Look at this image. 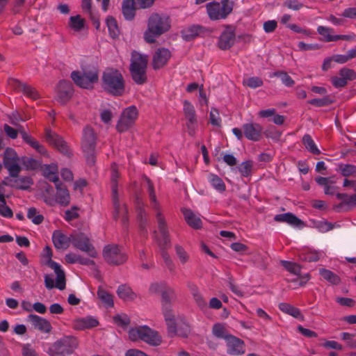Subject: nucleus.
Listing matches in <instances>:
<instances>
[{
    "label": "nucleus",
    "mask_w": 356,
    "mask_h": 356,
    "mask_svg": "<svg viewBox=\"0 0 356 356\" xmlns=\"http://www.w3.org/2000/svg\"><path fill=\"white\" fill-rule=\"evenodd\" d=\"M149 292H161L163 302V314L167 325L168 333L170 337L176 335L186 337L190 333V326L182 317L175 318L169 304V298L174 296V291L165 288L163 283H154L149 286Z\"/></svg>",
    "instance_id": "1"
},
{
    "label": "nucleus",
    "mask_w": 356,
    "mask_h": 356,
    "mask_svg": "<svg viewBox=\"0 0 356 356\" xmlns=\"http://www.w3.org/2000/svg\"><path fill=\"white\" fill-rule=\"evenodd\" d=\"M170 29V18L165 15L152 13L147 20V28L144 32V40L148 43H154L162 34Z\"/></svg>",
    "instance_id": "2"
},
{
    "label": "nucleus",
    "mask_w": 356,
    "mask_h": 356,
    "mask_svg": "<svg viewBox=\"0 0 356 356\" xmlns=\"http://www.w3.org/2000/svg\"><path fill=\"white\" fill-rule=\"evenodd\" d=\"M43 256L47 259L46 264L56 274V280L54 281L53 275H46L44 276V285L47 289H52L57 288L59 290H63L65 288V275L61 268V266L57 262L51 260L52 252L51 248L46 246L43 250Z\"/></svg>",
    "instance_id": "3"
},
{
    "label": "nucleus",
    "mask_w": 356,
    "mask_h": 356,
    "mask_svg": "<svg viewBox=\"0 0 356 356\" xmlns=\"http://www.w3.org/2000/svg\"><path fill=\"white\" fill-rule=\"evenodd\" d=\"M102 86L106 92L114 96L122 95L125 90L124 78L120 71L115 69L104 72Z\"/></svg>",
    "instance_id": "4"
},
{
    "label": "nucleus",
    "mask_w": 356,
    "mask_h": 356,
    "mask_svg": "<svg viewBox=\"0 0 356 356\" xmlns=\"http://www.w3.org/2000/svg\"><path fill=\"white\" fill-rule=\"evenodd\" d=\"M78 344V339L75 337L64 336L54 343H46L44 351L49 356H65L73 353Z\"/></svg>",
    "instance_id": "5"
},
{
    "label": "nucleus",
    "mask_w": 356,
    "mask_h": 356,
    "mask_svg": "<svg viewBox=\"0 0 356 356\" xmlns=\"http://www.w3.org/2000/svg\"><path fill=\"white\" fill-rule=\"evenodd\" d=\"M71 78L79 87L92 89L99 79L98 70L93 65L84 66L81 67V71L72 72Z\"/></svg>",
    "instance_id": "6"
},
{
    "label": "nucleus",
    "mask_w": 356,
    "mask_h": 356,
    "mask_svg": "<svg viewBox=\"0 0 356 356\" xmlns=\"http://www.w3.org/2000/svg\"><path fill=\"white\" fill-rule=\"evenodd\" d=\"M128 334L132 341H143L152 346H159L161 342L159 333L147 325L131 327Z\"/></svg>",
    "instance_id": "7"
},
{
    "label": "nucleus",
    "mask_w": 356,
    "mask_h": 356,
    "mask_svg": "<svg viewBox=\"0 0 356 356\" xmlns=\"http://www.w3.org/2000/svg\"><path fill=\"white\" fill-rule=\"evenodd\" d=\"M147 63V56L136 51L132 53L130 70L132 79L137 84H143L146 81Z\"/></svg>",
    "instance_id": "8"
},
{
    "label": "nucleus",
    "mask_w": 356,
    "mask_h": 356,
    "mask_svg": "<svg viewBox=\"0 0 356 356\" xmlns=\"http://www.w3.org/2000/svg\"><path fill=\"white\" fill-rule=\"evenodd\" d=\"M206 8L210 19H223L232 13L233 3L229 0L212 1L207 4Z\"/></svg>",
    "instance_id": "9"
},
{
    "label": "nucleus",
    "mask_w": 356,
    "mask_h": 356,
    "mask_svg": "<svg viewBox=\"0 0 356 356\" xmlns=\"http://www.w3.org/2000/svg\"><path fill=\"white\" fill-rule=\"evenodd\" d=\"M148 184V193L150 200L152 203L153 207L157 210L156 220L158 222V229L161 235V238H158L160 245H168L170 243V238L168 236V229L165 225L164 218L163 217L161 211L159 209V202L156 200V194L154 193L153 186L149 179L147 180Z\"/></svg>",
    "instance_id": "10"
},
{
    "label": "nucleus",
    "mask_w": 356,
    "mask_h": 356,
    "mask_svg": "<svg viewBox=\"0 0 356 356\" xmlns=\"http://www.w3.org/2000/svg\"><path fill=\"white\" fill-rule=\"evenodd\" d=\"M72 244L75 248L88 253L92 258L96 257L97 255V252L91 243L89 236L85 233L76 232L72 234Z\"/></svg>",
    "instance_id": "11"
},
{
    "label": "nucleus",
    "mask_w": 356,
    "mask_h": 356,
    "mask_svg": "<svg viewBox=\"0 0 356 356\" xmlns=\"http://www.w3.org/2000/svg\"><path fill=\"white\" fill-rule=\"evenodd\" d=\"M138 112L135 106H130L122 112L116 124V129L119 132L127 131L135 122Z\"/></svg>",
    "instance_id": "12"
},
{
    "label": "nucleus",
    "mask_w": 356,
    "mask_h": 356,
    "mask_svg": "<svg viewBox=\"0 0 356 356\" xmlns=\"http://www.w3.org/2000/svg\"><path fill=\"white\" fill-rule=\"evenodd\" d=\"M118 177V174L117 172V165L115 164L112 165L111 166V179H112V192H113V204L115 209V218H122V220L124 222L127 220L126 215L127 213V209L124 204H120L117 200V184L116 180Z\"/></svg>",
    "instance_id": "13"
},
{
    "label": "nucleus",
    "mask_w": 356,
    "mask_h": 356,
    "mask_svg": "<svg viewBox=\"0 0 356 356\" xmlns=\"http://www.w3.org/2000/svg\"><path fill=\"white\" fill-rule=\"evenodd\" d=\"M103 255L105 260L111 264H122L127 260V256L124 252L115 245H106L103 250Z\"/></svg>",
    "instance_id": "14"
},
{
    "label": "nucleus",
    "mask_w": 356,
    "mask_h": 356,
    "mask_svg": "<svg viewBox=\"0 0 356 356\" xmlns=\"http://www.w3.org/2000/svg\"><path fill=\"white\" fill-rule=\"evenodd\" d=\"M3 165L8 170L10 176L17 177L20 172L17 154L11 148H7L3 154Z\"/></svg>",
    "instance_id": "15"
},
{
    "label": "nucleus",
    "mask_w": 356,
    "mask_h": 356,
    "mask_svg": "<svg viewBox=\"0 0 356 356\" xmlns=\"http://www.w3.org/2000/svg\"><path fill=\"white\" fill-rule=\"evenodd\" d=\"M8 85L15 90L22 92L26 97L35 100L40 98L38 92L31 86L27 85L15 79H10Z\"/></svg>",
    "instance_id": "16"
},
{
    "label": "nucleus",
    "mask_w": 356,
    "mask_h": 356,
    "mask_svg": "<svg viewBox=\"0 0 356 356\" xmlns=\"http://www.w3.org/2000/svg\"><path fill=\"white\" fill-rule=\"evenodd\" d=\"M316 182L321 186L323 187L324 193L329 195H335L341 194L339 192V187L337 186V178L336 176L328 177H317L315 179Z\"/></svg>",
    "instance_id": "17"
},
{
    "label": "nucleus",
    "mask_w": 356,
    "mask_h": 356,
    "mask_svg": "<svg viewBox=\"0 0 356 356\" xmlns=\"http://www.w3.org/2000/svg\"><path fill=\"white\" fill-rule=\"evenodd\" d=\"M355 79L356 73L353 70L342 68L339 72V76L332 77L331 81L336 88H340L345 87L348 81Z\"/></svg>",
    "instance_id": "18"
},
{
    "label": "nucleus",
    "mask_w": 356,
    "mask_h": 356,
    "mask_svg": "<svg viewBox=\"0 0 356 356\" xmlns=\"http://www.w3.org/2000/svg\"><path fill=\"white\" fill-rule=\"evenodd\" d=\"M96 136L94 130L90 127H86L83 131L81 146L85 153H93L95 148Z\"/></svg>",
    "instance_id": "19"
},
{
    "label": "nucleus",
    "mask_w": 356,
    "mask_h": 356,
    "mask_svg": "<svg viewBox=\"0 0 356 356\" xmlns=\"http://www.w3.org/2000/svg\"><path fill=\"white\" fill-rule=\"evenodd\" d=\"M52 242L56 249L67 250L72 244V234L67 235L61 230H55L52 234Z\"/></svg>",
    "instance_id": "20"
},
{
    "label": "nucleus",
    "mask_w": 356,
    "mask_h": 356,
    "mask_svg": "<svg viewBox=\"0 0 356 356\" xmlns=\"http://www.w3.org/2000/svg\"><path fill=\"white\" fill-rule=\"evenodd\" d=\"M225 341L228 354L239 355L245 353V343L241 339L231 334L226 337Z\"/></svg>",
    "instance_id": "21"
},
{
    "label": "nucleus",
    "mask_w": 356,
    "mask_h": 356,
    "mask_svg": "<svg viewBox=\"0 0 356 356\" xmlns=\"http://www.w3.org/2000/svg\"><path fill=\"white\" fill-rule=\"evenodd\" d=\"M26 321L31 323L35 329L43 333H49L52 330L51 325L47 319L36 314H29L26 318Z\"/></svg>",
    "instance_id": "22"
},
{
    "label": "nucleus",
    "mask_w": 356,
    "mask_h": 356,
    "mask_svg": "<svg viewBox=\"0 0 356 356\" xmlns=\"http://www.w3.org/2000/svg\"><path fill=\"white\" fill-rule=\"evenodd\" d=\"M3 183L4 185L16 188L17 189L26 190L33 184V181L30 177H19L17 175L15 177H6Z\"/></svg>",
    "instance_id": "23"
},
{
    "label": "nucleus",
    "mask_w": 356,
    "mask_h": 356,
    "mask_svg": "<svg viewBox=\"0 0 356 356\" xmlns=\"http://www.w3.org/2000/svg\"><path fill=\"white\" fill-rule=\"evenodd\" d=\"M99 325L97 318L92 316H86L75 318L72 322V327L75 330L92 329Z\"/></svg>",
    "instance_id": "24"
},
{
    "label": "nucleus",
    "mask_w": 356,
    "mask_h": 356,
    "mask_svg": "<svg viewBox=\"0 0 356 356\" xmlns=\"http://www.w3.org/2000/svg\"><path fill=\"white\" fill-rule=\"evenodd\" d=\"M170 56L171 53L168 49H158L153 56L152 65L154 69H160L165 65Z\"/></svg>",
    "instance_id": "25"
},
{
    "label": "nucleus",
    "mask_w": 356,
    "mask_h": 356,
    "mask_svg": "<svg viewBox=\"0 0 356 356\" xmlns=\"http://www.w3.org/2000/svg\"><path fill=\"white\" fill-rule=\"evenodd\" d=\"M243 130L245 136L250 140L254 141H257L259 140L262 131V127L259 124L254 123H247L243 124Z\"/></svg>",
    "instance_id": "26"
},
{
    "label": "nucleus",
    "mask_w": 356,
    "mask_h": 356,
    "mask_svg": "<svg viewBox=\"0 0 356 356\" xmlns=\"http://www.w3.org/2000/svg\"><path fill=\"white\" fill-rule=\"evenodd\" d=\"M58 98L62 103L67 101L73 93L72 86L70 82L60 81L57 86Z\"/></svg>",
    "instance_id": "27"
},
{
    "label": "nucleus",
    "mask_w": 356,
    "mask_h": 356,
    "mask_svg": "<svg viewBox=\"0 0 356 356\" xmlns=\"http://www.w3.org/2000/svg\"><path fill=\"white\" fill-rule=\"evenodd\" d=\"M235 42V33L229 28L226 29L220 35L218 44L221 49H229Z\"/></svg>",
    "instance_id": "28"
},
{
    "label": "nucleus",
    "mask_w": 356,
    "mask_h": 356,
    "mask_svg": "<svg viewBox=\"0 0 356 356\" xmlns=\"http://www.w3.org/2000/svg\"><path fill=\"white\" fill-rule=\"evenodd\" d=\"M46 139L47 142L55 146L59 151L63 153L67 152L66 143L58 135L51 130L46 131Z\"/></svg>",
    "instance_id": "29"
},
{
    "label": "nucleus",
    "mask_w": 356,
    "mask_h": 356,
    "mask_svg": "<svg viewBox=\"0 0 356 356\" xmlns=\"http://www.w3.org/2000/svg\"><path fill=\"white\" fill-rule=\"evenodd\" d=\"M274 220L277 222H286L295 227H300L303 225L300 219L289 212L275 215Z\"/></svg>",
    "instance_id": "30"
},
{
    "label": "nucleus",
    "mask_w": 356,
    "mask_h": 356,
    "mask_svg": "<svg viewBox=\"0 0 356 356\" xmlns=\"http://www.w3.org/2000/svg\"><path fill=\"white\" fill-rule=\"evenodd\" d=\"M58 165L56 163L44 165L42 167V175L48 180L52 181L55 184L59 183L58 175Z\"/></svg>",
    "instance_id": "31"
},
{
    "label": "nucleus",
    "mask_w": 356,
    "mask_h": 356,
    "mask_svg": "<svg viewBox=\"0 0 356 356\" xmlns=\"http://www.w3.org/2000/svg\"><path fill=\"white\" fill-rule=\"evenodd\" d=\"M19 132L20 133L22 139L27 144H29L31 147L35 149L40 154L43 155L47 154V150L45 147L43 145H40L39 142L33 138L31 135H29L22 129H19Z\"/></svg>",
    "instance_id": "32"
},
{
    "label": "nucleus",
    "mask_w": 356,
    "mask_h": 356,
    "mask_svg": "<svg viewBox=\"0 0 356 356\" xmlns=\"http://www.w3.org/2000/svg\"><path fill=\"white\" fill-rule=\"evenodd\" d=\"M56 188V200L62 205H67L70 202V195L68 190L60 182L55 184Z\"/></svg>",
    "instance_id": "33"
},
{
    "label": "nucleus",
    "mask_w": 356,
    "mask_h": 356,
    "mask_svg": "<svg viewBox=\"0 0 356 356\" xmlns=\"http://www.w3.org/2000/svg\"><path fill=\"white\" fill-rule=\"evenodd\" d=\"M183 110L186 118L188 121V127H193L196 123L195 111L193 105L188 100L183 102Z\"/></svg>",
    "instance_id": "34"
},
{
    "label": "nucleus",
    "mask_w": 356,
    "mask_h": 356,
    "mask_svg": "<svg viewBox=\"0 0 356 356\" xmlns=\"http://www.w3.org/2000/svg\"><path fill=\"white\" fill-rule=\"evenodd\" d=\"M122 11L124 17L127 20H131L136 14L135 3L134 0H123Z\"/></svg>",
    "instance_id": "35"
},
{
    "label": "nucleus",
    "mask_w": 356,
    "mask_h": 356,
    "mask_svg": "<svg viewBox=\"0 0 356 356\" xmlns=\"http://www.w3.org/2000/svg\"><path fill=\"white\" fill-rule=\"evenodd\" d=\"M183 213L185 220L188 225L194 229H199L202 227V220L200 218L195 214L190 209H184Z\"/></svg>",
    "instance_id": "36"
},
{
    "label": "nucleus",
    "mask_w": 356,
    "mask_h": 356,
    "mask_svg": "<svg viewBox=\"0 0 356 356\" xmlns=\"http://www.w3.org/2000/svg\"><path fill=\"white\" fill-rule=\"evenodd\" d=\"M336 171L345 177L356 176V165L350 163H339Z\"/></svg>",
    "instance_id": "37"
},
{
    "label": "nucleus",
    "mask_w": 356,
    "mask_h": 356,
    "mask_svg": "<svg viewBox=\"0 0 356 356\" xmlns=\"http://www.w3.org/2000/svg\"><path fill=\"white\" fill-rule=\"evenodd\" d=\"M278 308L283 313L290 315L296 318H302V315L301 314L300 309L291 304L280 302L278 305Z\"/></svg>",
    "instance_id": "38"
},
{
    "label": "nucleus",
    "mask_w": 356,
    "mask_h": 356,
    "mask_svg": "<svg viewBox=\"0 0 356 356\" xmlns=\"http://www.w3.org/2000/svg\"><path fill=\"white\" fill-rule=\"evenodd\" d=\"M118 296L124 301H131L136 298V294L127 285H120L117 290Z\"/></svg>",
    "instance_id": "39"
},
{
    "label": "nucleus",
    "mask_w": 356,
    "mask_h": 356,
    "mask_svg": "<svg viewBox=\"0 0 356 356\" xmlns=\"http://www.w3.org/2000/svg\"><path fill=\"white\" fill-rule=\"evenodd\" d=\"M97 296L106 307H112L113 306V296L102 287H99L97 290Z\"/></svg>",
    "instance_id": "40"
},
{
    "label": "nucleus",
    "mask_w": 356,
    "mask_h": 356,
    "mask_svg": "<svg viewBox=\"0 0 356 356\" xmlns=\"http://www.w3.org/2000/svg\"><path fill=\"white\" fill-rule=\"evenodd\" d=\"M106 24L108 27L110 36L113 38H117L120 34V30L115 19L111 16H108L106 19Z\"/></svg>",
    "instance_id": "41"
},
{
    "label": "nucleus",
    "mask_w": 356,
    "mask_h": 356,
    "mask_svg": "<svg viewBox=\"0 0 356 356\" xmlns=\"http://www.w3.org/2000/svg\"><path fill=\"white\" fill-rule=\"evenodd\" d=\"M69 26L74 31H81L84 29L85 20L79 15L72 16L70 17Z\"/></svg>",
    "instance_id": "42"
},
{
    "label": "nucleus",
    "mask_w": 356,
    "mask_h": 356,
    "mask_svg": "<svg viewBox=\"0 0 356 356\" xmlns=\"http://www.w3.org/2000/svg\"><path fill=\"white\" fill-rule=\"evenodd\" d=\"M208 181L216 191L219 192H223L225 191V184L222 179L218 175L214 174H209L208 177Z\"/></svg>",
    "instance_id": "43"
},
{
    "label": "nucleus",
    "mask_w": 356,
    "mask_h": 356,
    "mask_svg": "<svg viewBox=\"0 0 356 356\" xmlns=\"http://www.w3.org/2000/svg\"><path fill=\"white\" fill-rule=\"evenodd\" d=\"M317 33L323 37L325 42L336 41V35H332L333 29L323 26L317 28Z\"/></svg>",
    "instance_id": "44"
},
{
    "label": "nucleus",
    "mask_w": 356,
    "mask_h": 356,
    "mask_svg": "<svg viewBox=\"0 0 356 356\" xmlns=\"http://www.w3.org/2000/svg\"><path fill=\"white\" fill-rule=\"evenodd\" d=\"M302 143L305 147V148L314 154H319L320 150L317 147L315 144L314 140L312 138L311 136L309 134H305L302 138Z\"/></svg>",
    "instance_id": "45"
},
{
    "label": "nucleus",
    "mask_w": 356,
    "mask_h": 356,
    "mask_svg": "<svg viewBox=\"0 0 356 356\" xmlns=\"http://www.w3.org/2000/svg\"><path fill=\"white\" fill-rule=\"evenodd\" d=\"M337 199L341 201V204L347 207L356 206V194L348 195L346 193H341L337 195Z\"/></svg>",
    "instance_id": "46"
},
{
    "label": "nucleus",
    "mask_w": 356,
    "mask_h": 356,
    "mask_svg": "<svg viewBox=\"0 0 356 356\" xmlns=\"http://www.w3.org/2000/svg\"><path fill=\"white\" fill-rule=\"evenodd\" d=\"M213 334L217 338L226 339V337L229 334L225 328V326L222 323H216L212 328Z\"/></svg>",
    "instance_id": "47"
},
{
    "label": "nucleus",
    "mask_w": 356,
    "mask_h": 356,
    "mask_svg": "<svg viewBox=\"0 0 356 356\" xmlns=\"http://www.w3.org/2000/svg\"><path fill=\"white\" fill-rule=\"evenodd\" d=\"M200 29V26L194 25L184 29L181 31L183 38L186 40H190L199 34Z\"/></svg>",
    "instance_id": "48"
},
{
    "label": "nucleus",
    "mask_w": 356,
    "mask_h": 356,
    "mask_svg": "<svg viewBox=\"0 0 356 356\" xmlns=\"http://www.w3.org/2000/svg\"><path fill=\"white\" fill-rule=\"evenodd\" d=\"M27 218L35 225H40L44 220L43 216L40 214L34 207H31L28 209Z\"/></svg>",
    "instance_id": "49"
},
{
    "label": "nucleus",
    "mask_w": 356,
    "mask_h": 356,
    "mask_svg": "<svg viewBox=\"0 0 356 356\" xmlns=\"http://www.w3.org/2000/svg\"><path fill=\"white\" fill-rule=\"evenodd\" d=\"M319 273L323 279L331 284H337L339 282V277L329 270L321 268Z\"/></svg>",
    "instance_id": "50"
},
{
    "label": "nucleus",
    "mask_w": 356,
    "mask_h": 356,
    "mask_svg": "<svg viewBox=\"0 0 356 356\" xmlns=\"http://www.w3.org/2000/svg\"><path fill=\"white\" fill-rule=\"evenodd\" d=\"M281 264L291 274L297 276L300 273L301 268L298 264L284 260L281 261Z\"/></svg>",
    "instance_id": "51"
},
{
    "label": "nucleus",
    "mask_w": 356,
    "mask_h": 356,
    "mask_svg": "<svg viewBox=\"0 0 356 356\" xmlns=\"http://www.w3.org/2000/svg\"><path fill=\"white\" fill-rule=\"evenodd\" d=\"M99 116L102 122L104 124L109 125L113 119V113L111 108H106L100 111Z\"/></svg>",
    "instance_id": "52"
},
{
    "label": "nucleus",
    "mask_w": 356,
    "mask_h": 356,
    "mask_svg": "<svg viewBox=\"0 0 356 356\" xmlns=\"http://www.w3.org/2000/svg\"><path fill=\"white\" fill-rule=\"evenodd\" d=\"M252 168V163L250 161L242 162L238 166V171L243 177H248L250 175Z\"/></svg>",
    "instance_id": "53"
},
{
    "label": "nucleus",
    "mask_w": 356,
    "mask_h": 356,
    "mask_svg": "<svg viewBox=\"0 0 356 356\" xmlns=\"http://www.w3.org/2000/svg\"><path fill=\"white\" fill-rule=\"evenodd\" d=\"M175 251L179 261L184 264L189 260V255L186 250L180 245H175Z\"/></svg>",
    "instance_id": "54"
},
{
    "label": "nucleus",
    "mask_w": 356,
    "mask_h": 356,
    "mask_svg": "<svg viewBox=\"0 0 356 356\" xmlns=\"http://www.w3.org/2000/svg\"><path fill=\"white\" fill-rule=\"evenodd\" d=\"M113 320L117 325L121 327H127L130 323L129 316L125 314H120L115 316Z\"/></svg>",
    "instance_id": "55"
},
{
    "label": "nucleus",
    "mask_w": 356,
    "mask_h": 356,
    "mask_svg": "<svg viewBox=\"0 0 356 356\" xmlns=\"http://www.w3.org/2000/svg\"><path fill=\"white\" fill-rule=\"evenodd\" d=\"M243 83L251 88H256L263 85V81L257 76L248 78L244 80Z\"/></svg>",
    "instance_id": "56"
},
{
    "label": "nucleus",
    "mask_w": 356,
    "mask_h": 356,
    "mask_svg": "<svg viewBox=\"0 0 356 356\" xmlns=\"http://www.w3.org/2000/svg\"><path fill=\"white\" fill-rule=\"evenodd\" d=\"M210 122L213 126L220 127L221 124V119L220 118L219 112L216 108H212L209 114Z\"/></svg>",
    "instance_id": "57"
},
{
    "label": "nucleus",
    "mask_w": 356,
    "mask_h": 356,
    "mask_svg": "<svg viewBox=\"0 0 356 356\" xmlns=\"http://www.w3.org/2000/svg\"><path fill=\"white\" fill-rule=\"evenodd\" d=\"M22 165L26 170H34L38 168V162L33 158H23Z\"/></svg>",
    "instance_id": "58"
},
{
    "label": "nucleus",
    "mask_w": 356,
    "mask_h": 356,
    "mask_svg": "<svg viewBox=\"0 0 356 356\" xmlns=\"http://www.w3.org/2000/svg\"><path fill=\"white\" fill-rule=\"evenodd\" d=\"M275 75L280 77L282 83L287 87H291L295 83L291 77L285 72H276Z\"/></svg>",
    "instance_id": "59"
},
{
    "label": "nucleus",
    "mask_w": 356,
    "mask_h": 356,
    "mask_svg": "<svg viewBox=\"0 0 356 356\" xmlns=\"http://www.w3.org/2000/svg\"><path fill=\"white\" fill-rule=\"evenodd\" d=\"M298 47L300 51H309L319 49V45L318 44H306L303 42H299Z\"/></svg>",
    "instance_id": "60"
},
{
    "label": "nucleus",
    "mask_w": 356,
    "mask_h": 356,
    "mask_svg": "<svg viewBox=\"0 0 356 356\" xmlns=\"http://www.w3.org/2000/svg\"><path fill=\"white\" fill-rule=\"evenodd\" d=\"M277 23L275 20H268L264 23V30L266 33H272L277 28Z\"/></svg>",
    "instance_id": "61"
},
{
    "label": "nucleus",
    "mask_w": 356,
    "mask_h": 356,
    "mask_svg": "<svg viewBox=\"0 0 356 356\" xmlns=\"http://www.w3.org/2000/svg\"><path fill=\"white\" fill-rule=\"evenodd\" d=\"M341 16L348 19H356V7L346 8L341 13Z\"/></svg>",
    "instance_id": "62"
},
{
    "label": "nucleus",
    "mask_w": 356,
    "mask_h": 356,
    "mask_svg": "<svg viewBox=\"0 0 356 356\" xmlns=\"http://www.w3.org/2000/svg\"><path fill=\"white\" fill-rule=\"evenodd\" d=\"M0 215L5 218H11L13 213L6 203H1L0 204Z\"/></svg>",
    "instance_id": "63"
},
{
    "label": "nucleus",
    "mask_w": 356,
    "mask_h": 356,
    "mask_svg": "<svg viewBox=\"0 0 356 356\" xmlns=\"http://www.w3.org/2000/svg\"><path fill=\"white\" fill-rule=\"evenodd\" d=\"M79 256L74 252H69L65 254V260L67 264H79Z\"/></svg>",
    "instance_id": "64"
}]
</instances>
